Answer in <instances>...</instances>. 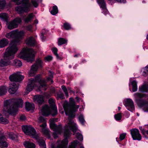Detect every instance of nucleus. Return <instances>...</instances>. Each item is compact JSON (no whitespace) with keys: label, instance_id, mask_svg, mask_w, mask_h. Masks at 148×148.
<instances>
[{"label":"nucleus","instance_id":"f257e3e1","mask_svg":"<svg viewBox=\"0 0 148 148\" xmlns=\"http://www.w3.org/2000/svg\"><path fill=\"white\" fill-rule=\"evenodd\" d=\"M77 129V127L76 123L69 119V122L64 128V138L62 141L60 140L57 142V146L56 148H66L68 144V138L71 134L70 130L75 132Z\"/></svg>","mask_w":148,"mask_h":148},{"label":"nucleus","instance_id":"f03ea898","mask_svg":"<svg viewBox=\"0 0 148 148\" xmlns=\"http://www.w3.org/2000/svg\"><path fill=\"white\" fill-rule=\"evenodd\" d=\"M23 105V101L21 99L16 98L11 100H6L4 101L3 113L5 112L14 115L18 111V107H21Z\"/></svg>","mask_w":148,"mask_h":148},{"label":"nucleus","instance_id":"7ed1b4c3","mask_svg":"<svg viewBox=\"0 0 148 148\" xmlns=\"http://www.w3.org/2000/svg\"><path fill=\"white\" fill-rule=\"evenodd\" d=\"M46 83L45 80H40V76L38 75L34 79L31 78L29 79L26 89V92L27 93H29L34 88H36L39 90H46L47 89Z\"/></svg>","mask_w":148,"mask_h":148},{"label":"nucleus","instance_id":"20e7f679","mask_svg":"<svg viewBox=\"0 0 148 148\" xmlns=\"http://www.w3.org/2000/svg\"><path fill=\"white\" fill-rule=\"evenodd\" d=\"M18 48L12 43H11L6 49L4 56L3 59L1 60L0 62L1 66H6L10 64L11 62L10 60L13 59L16 53Z\"/></svg>","mask_w":148,"mask_h":148},{"label":"nucleus","instance_id":"39448f33","mask_svg":"<svg viewBox=\"0 0 148 148\" xmlns=\"http://www.w3.org/2000/svg\"><path fill=\"white\" fill-rule=\"evenodd\" d=\"M25 34V33L24 31H21L19 32L18 29H16L8 33L5 36L7 38L12 40L9 45L12 43L18 48L16 46L17 43L21 41L24 36Z\"/></svg>","mask_w":148,"mask_h":148},{"label":"nucleus","instance_id":"423d86ee","mask_svg":"<svg viewBox=\"0 0 148 148\" xmlns=\"http://www.w3.org/2000/svg\"><path fill=\"white\" fill-rule=\"evenodd\" d=\"M17 5H19L21 3H22V6H17L15 8V10L19 14H21L24 12H27L30 10L31 5L29 2V0H22L21 1L20 0H12Z\"/></svg>","mask_w":148,"mask_h":148},{"label":"nucleus","instance_id":"0eeeda50","mask_svg":"<svg viewBox=\"0 0 148 148\" xmlns=\"http://www.w3.org/2000/svg\"><path fill=\"white\" fill-rule=\"evenodd\" d=\"M70 100L71 102L70 107L67 108L64 107V108L65 114L67 115H68L70 117H73L74 116L73 113L77 111L79 106L78 105H76L75 104L73 98H70Z\"/></svg>","mask_w":148,"mask_h":148},{"label":"nucleus","instance_id":"6e6552de","mask_svg":"<svg viewBox=\"0 0 148 148\" xmlns=\"http://www.w3.org/2000/svg\"><path fill=\"white\" fill-rule=\"evenodd\" d=\"M55 120L54 119H50L49 121V125L51 128L54 132L53 137L54 138H56L58 137L57 134H61L62 132V126L61 125H56L55 124Z\"/></svg>","mask_w":148,"mask_h":148},{"label":"nucleus","instance_id":"1a4fd4ad","mask_svg":"<svg viewBox=\"0 0 148 148\" xmlns=\"http://www.w3.org/2000/svg\"><path fill=\"white\" fill-rule=\"evenodd\" d=\"M43 63L42 60L40 59H37L34 64L31 67V69L29 72V75L30 76H33L36 73L38 69L42 67Z\"/></svg>","mask_w":148,"mask_h":148},{"label":"nucleus","instance_id":"9d476101","mask_svg":"<svg viewBox=\"0 0 148 148\" xmlns=\"http://www.w3.org/2000/svg\"><path fill=\"white\" fill-rule=\"evenodd\" d=\"M25 52L26 55L23 52H21L19 57L21 58H25L29 61L32 60L34 56L35 53V51L31 49H26Z\"/></svg>","mask_w":148,"mask_h":148},{"label":"nucleus","instance_id":"9b49d317","mask_svg":"<svg viewBox=\"0 0 148 148\" xmlns=\"http://www.w3.org/2000/svg\"><path fill=\"white\" fill-rule=\"evenodd\" d=\"M22 128L23 131L26 134L32 136L34 138L38 135L36 134L35 129L31 125L23 126Z\"/></svg>","mask_w":148,"mask_h":148},{"label":"nucleus","instance_id":"f8f14e48","mask_svg":"<svg viewBox=\"0 0 148 148\" xmlns=\"http://www.w3.org/2000/svg\"><path fill=\"white\" fill-rule=\"evenodd\" d=\"M38 121L39 123H42L41 125H39L42 132L47 136L49 137V131L48 129L46 128V121L44 117L42 116L39 117L38 119Z\"/></svg>","mask_w":148,"mask_h":148},{"label":"nucleus","instance_id":"ddd939ff","mask_svg":"<svg viewBox=\"0 0 148 148\" xmlns=\"http://www.w3.org/2000/svg\"><path fill=\"white\" fill-rule=\"evenodd\" d=\"M21 19L20 18H16L13 20L8 23L7 27L8 29H12L16 28L18 26V24L21 22Z\"/></svg>","mask_w":148,"mask_h":148},{"label":"nucleus","instance_id":"4468645a","mask_svg":"<svg viewBox=\"0 0 148 148\" xmlns=\"http://www.w3.org/2000/svg\"><path fill=\"white\" fill-rule=\"evenodd\" d=\"M19 72H16L10 75L9 77L10 80L12 82H18L22 81L24 77L20 74Z\"/></svg>","mask_w":148,"mask_h":148},{"label":"nucleus","instance_id":"2eb2a0df","mask_svg":"<svg viewBox=\"0 0 148 148\" xmlns=\"http://www.w3.org/2000/svg\"><path fill=\"white\" fill-rule=\"evenodd\" d=\"M130 133L134 140H140L141 139V136L139 133V130L138 129L134 128L131 130Z\"/></svg>","mask_w":148,"mask_h":148},{"label":"nucleus","instance_id":"dca6fc26","mask_svg":"<svg viewBox=\"0 0 148 148\" xmlns=\"http://www.w3.org/2000/svg\"><path fill=\"white\" fill-rule=\"evenodd\" d=\"M124 105L127 109L130 111L133 112L134 110V102L131 99H126Z\"/></svg>","mask_w":148,"mask_h":148},{"label":"nucleus","instance_id":"f3484780","mask_svg":"<svg viewBox=\"0 0 148 148\" xmlns=\"http://www.w3.org/2000/svg\"><path fill=\"white\" fill-rule=\"evenodd\" d=\"M48 102L51 108L52 109V115L53 116H55L57 114L58 111L55 105L54 100L50 98Z\"/></svg>","mask_w":148,"mask_h":148},{"label":"nucleus","instance_id":"a211bd4d","mask_svg":"<svg viewBox=\"0 0 148 148\" xmlns=\"http://www.w3.org/2000/svg\"><path fill=\"white\" fill-rule=\"evenodd\" d=\"M40 112L43 115L48 116L51 113L50 108L47 105H45L41 109Z\"/></svg>","mask_w":148,"mask_h":148},{"label":"nucleus","instance_id":"6ab92c4d","mask_svg":"<svg viewBox=\"0 0 148 148\" xmlns=\"http://www.w3.org/2000/svg\"><path fill=\"white\" fill-rule=\"evenodd\" d=\"M10 87V88L9 89L8 91L11 94H14L15 93L18 88V86L14 82L11 83Z\"/></svg>","mask_w":148,"mask_h":148},{"label":"nucleus","instance_id":"aec40b11","mask_svg":"<svg viewBox=\"0 0 148 148\" xmlns=\"http://www.w3.org/2000/svg\"><path fill=\"white\" fill-rule=\"evenodd\" d=\"M34 138L37 140L41 148H46V145L44 140L41 139L38 135Z\"/></svg>","mask_w":148,"mask_h":148},{"label":"nucleus","instance_id":"412c9836","mask_svg":"<svg viewBox=\"0 0 148 148\" xmlns=\"http://www.w3.org/2000/svg\"><path fill=\"white\" fill-rule=\"evenodd\" d=\"M34 100L35 103L40 105L44 102L43 97L41 95H36L34 97Z\"/></svg>","mask_w":148,"mask_h":148},{"label":"nucleus","instance_id":"4be33fe9","mask_svg":"<svg viewBox=\"0 0 148 148\" xmlns=\"http://www.w3.org/2000/svg\"><path fill=\"white\" fill-rule=\"evenodd\" d=\"M6 138L4 136H2L0 138V147L2 148L7 147L8 144L6 141Z\"/></svg>","mask_w":148,"mask_h":148},{"label":"nucleus","instance_id":"5701e85b","mask_svg":"<svg viewBox=\"0 0 148 148\" xmlns=\"http://www.w3.org/2000/svg\"><path fill=\"white\" fill-rule=\"evenodd\" d=\"M26 43L28 45L31 46H34L36 44L34 39L31 36L27 38L26 40Z\"/></svg>","mask_w":148,"mask_h":148},{"label":"nucleus","instance_id":"b1692460","mask_svg":"<svg viewBox=\"0 0 148 148\" xmlns=\"http://www.w3.org/2000/svg\"><path fill=\"white\" fill-rule=\"evenodd\" d=\"M23 144L24 146L26 148H35V144L29 141H25Z\"/></svg>","mask_w":148,"mask_h":148},{"label":"nucleus","instance_id":"393cba45","mask_svg":"<svg viewBox=\"0 0 148 148\" xmlns=\"http://www.w3.org/2000/svg\"><path fill=\"white\" fill-rule=\"evenodd\" d=\"M25 108L27 111L33 110L34 108V104L33 103H30L28 102H26Z\"/></svg>","mask_w":148,"mask_h":148},{"label":"nucleus","instance_id":"a878e982","mask_svg":"<svg viewBox=\"0 0 148 148\" xmlns=\"http://www.w3.org/2000/svg\"><path fill=\"white\" fill-rule=\"evenodd\" d=\"M9 43L8 40L6 39L3 38L0 40V48L7 46Z\"/></svg>","mask_w":148,"mask_h":148},{"label":"nucleus","instance_id":"bb28decb","mask_svg":"<svg viewBox=\"0 0 148 148\" xmlns=\"http://www.w3.org/2000/svg\"><path fill=\"white\" fill-rule=\"evenodd\" d=\"M12 62L13 63H11V64L17 67L21 66L22 64L21 61L18 60H14L12 61Z\"/></svg>","mask_w":148,"mask_h":148},{"label":"nucleus","instance_id":"cd10ccee","mask_svg":"<svg viewBox=\"0 0 148 148\" xmlns=\"http://www.w3.org/2000/svg\"><path fill=\"white\" fill-rule=\"evenodd\" d=\"M139 91L142 92H148V87L146 84H144L139 88Z\"/></svg>","mask_w":148,"mask_h":148},{"label":"nucleus","instance_id":"c85d7f7f","mask_svg":"<svg viewBox=\"0 0 148 148\" xmlns=\"http://www.w3.org/2000/svg\"><path fill=\"white\" fill-rule=\"evenodd\" d=\"M33 14L31 13L29 14L26 17L24 18L23 19L25 23H28L30 22L33 17Z\"/></svg>","mask_w":148,"mask_h":148},{"label":"nucleus","instance_id":"c756f323","mask_svg":"<svg viewBox=\"0 0 148 148\" xmlns=\"http://www.w3.org/2000/svg\"><path fill=\"white\" fill-rule=\"evenodd\" d=\"M81 143L78 141L75 140L71 143V145L69 146V148H75L78 145H80Z\"/></svg>","mask_w":148,"mask_h":148},{"label":"nucleus","instance_id":"7c9ffc66","mask_svg":"<svg viewBox=\"0 0 148 148\" xmlns=\"http://www.w3.org/2000/svg\"><path fill=\"white\" fill-rule=\"evenodd\" d=\"M67 40L63 38H59L58 41V45H61L67 43Z\"/></svg>","mask_w":148,"mask_h":148},{"label":"nucleus","instance_id":"2f4dec72","mask_svg":"<svg viewBox=\"0 0 148 148\" xmlns=\"http://www.w3.org/2000/svg\"><path fill=\"white\" fill-rule=\"evenodd\" d=\"M131 84L132 86V92L136 91L138 89L136 82L135 81H133L132 82Z\"/></svg>","mask_w":148,"mask_h":148},{"label":"nucleus","instance_id":"473e14b6","mask_svg":"<svg viewBox=\"0 0 148 148\" xmlns=\"http://www.w3.org/2000/svg\"><path fill=\"white\" fill-rule=\"evenodd\" d=\"M142 107L145 110V112H148V102L143 101L141 105Z\"/></svg>","mask_w":148,"mask_h":148},{"label":"nucleus","instance_id":"72a5a7b5","mask_svg":"<svg viewBox=\"0 0 148 148\" xmlns=\"http://www.w3.org/2000/svg\"><path fill=\"white\" fill-rule=\"evenodd\" d=\"M7 89L5 86L0 87V95H4L7 92Z\"/></svg>","mask_w":148,"mask_h":148},{"label":"nucleus","instance_id":"f704fd0d","mask_svg":"<svg viewBox=\"0 0 148 148\" xmlns=\"http://www.w3.org/2000/svg\"><path fill=\"white\" fill-rule=\"evenodd\" d=\"M135 98L136 99H138L139 98H141L145 96V94H141L139 93H136L134 94Z\"/></svg>","mask_w":148,"mask_h":148},{"label":"nucleus","instance_id":"c9c22d12","mask_svg":"<svg viewBox=\"0 0 148 148\" xmlns=\"http://www.w3.org/2000/svg\"><path fill=\"white\" fill-rule=\"evenodd\" d=\"M8 123V120L4 118L2 115L0 114V123L3 124H6Z\"/></svg>","mask_w":148,"mask_h":148},{"label":"nucleus","instance_id":"e433bc0d","mask_svg":"<svg viewBox=\"0 0 148 148\" xmlns=\"http://www.w3.org/2000/svg\"><path fill=\"white\" fill-rule=\"evenodd\" d=\"M9 138L12 140H16L17 139V135L13 133H10L9 134Z\"/></svg>","mask_w":148,"mask_h":148},{"label":"nucleus","instance_id":"4c0bfd02","mask_svg":"<svg viewBox=\"0 0 148 148\" xmlns=\"http://www.w3.org/2000/svg\"><path fill=\"white\" fill-rule=\"evenodd\" d=\"M58 10L57 6L54 5L53 6L52 10L51 12L52 14L54 15L58 13Z\"/></svg>","mask_w":148,"mask_h":148},{"label":"nucleus","instance_id":"58836bf2","mask_svg":"<svg viewBox=\"0 0 148 148\" xmlns=\"http://www.w3.org/2000/svg\"><path fill=\"white\" fill-rule=\"evenodd\" d=\"M8 18V15L6 13H1L0 14V19L2 20L6 21Z\"/></svg>","mask_w":148,"mask_h":148},{"label":"nucleus","instance_id":"ea45409f","mask_svg":"<svg viewBox=\"0 0 148 148\" xmlns=\"http://www.w3.org/2000/svg\"><path fill=\"white\" fill-rule=\"evenodd\" d=\"M41 1V0H32V3L35 7L36 8L38 5V3Z\"/></svg>","mask_w":148,"mask_h":148},{"label":"nucleus","instance_id":"a19ab883","mask_svg":"<svg viewBox=\"0 0 148 148\" xmlns=\"http://www.w3.org/2000/svg\"><path fill=\"white\" fill-rule=\"evenodd\" d=\"M49 77L47 78L48 81H51V82H53V80H52V78L53 77V73L52 71H49Z\"/></svg>","mask_w":148,"mask_h":148},{"label":"nucleus","instance_id":"79ce46f5","mask_svg":"<svg viewBox=\"0 0 148 148\" xmlns=\"http://www.w3.org/2000/svg\"><path fill=\"white\" fill-rule=\"evenodd\" d=\"M47 32V30L45 29H43L41 31V37L42 40H44L45 39V37L44 36V35H46Z\"/></svg>","mask_w":148,"mask_h":148},{"label":"nucleus","instance_id":"37998d69","mask_svg":"<svg viewBox=\"0 0 148 148\" xmlns=\"http://www.w3.org/2000/svg\"><path fill=\"white\" fill-rule=\"evenodd\" d=\"M6 2L5 0H0V9H3L5 6Z\"/></svg>","mask_w":148,"mask_h":148},{"label":"nucleus","instance_id":"c03bdc74","mask_svg":"<svg viewBox=\"0 0 148 148\" xmlns=\"http://www.w3.org/2000/svg\"><path fill=\"white\" fill-rule=\"evenodd\" d=\"M52 51L54 55L56 56L57 58V59H60V57L57 53L58 49L57 48L55 47H54L52 49Z\"/></svg>","mask_w":148,"mask_h":148},{"label":"nucleus","instance_id":"a18cd8bd","mask_svg":"<svg viewBox=\"0 0 148 148\" xmlns=\"http://www.w3.org/2000/svg\"><path fill=\"white\" fill-rule=\"evenodd\" d=\"M114 117L116 121H119L122 118V115L121 113H119L114 115Z\"/></svg>","mask_w":148,"mask_h":148},{"label":"nucleus","instance_id":"49530a36","mask_svg":"<svg viewBox=\"0 0 148 148\" xmlns=\"http://www.w3.org/2000/svg\"><path fill=\"white\" fill-rule=\"evenodd\" d=\"M61 88L63 91L64 92L66 96L68 97L69 96V94L67 90L66 87L64 85L62 86Z\"/></svg>","mask_w":148,"mask_h":148},{"label":"nucleus","instance_id":"de8ad7c7","mask_svg":"<svg viewBox=\"0 0 148 148\" xmlns=\"http://www.w3.org/2000/svg\"><path fill=\"white\" fill-rule=\"evenodd\" d=\"M79 122L82 125H84L85 121L84 120V116L82 115H80L79 117Z\"/></svg>","mask_w":148,"mask_h":148},{"label":"nucleus","instance_id":"09e8293b","mask_svg":"<svg viewBox=\"0 0 148 148\" xmlns=\"http://www.w3.org/2000/svg\"><path fill=\"white\" fill-rule=\"evenodd\" d=\"M64 28L66 30H69L71 29V25L68 23H66L63 25Z\"/></svg>","mask_w":148,"mask_h":148},{"label":"nucleus","instance_id":"8fccbe9b","mask_svg":"<svg viewBox=\"0 0 148 148\" xmlns=\"http://www.w3.org/2000/svg\"><path fill=\"white\" fill-rule=\"evenodd\" d=\"M76 137L80 140L82 141L83 140L82 135L79 133H77L76 135Z\"/></svg>","mask_w":148,"mask_h":148},{"label":"nucleus","instance_id":"3c124183","mask_svg":"<svg viewBox=\"0 0 148 148\" xmlns=\"http://www.w3.org/2000/svg\"><path fill=\"white\" fill-rule=\"evenodd\" d=\"M57 96L58 99H63L64 98V95L63 94L62 92L59 93L57 94Z\"/></svg>","mask_w":148,"mask_h":148},{"label":"nucleus","instance_id":"603ef678","mask_svg":"<svg viewBox=\"0 0 148 148\" xmlns=\"http://www.w3.org/2000/svg\"><path fill=\"white\" fill-rule=\"evenodd\" d=\"M126 135V134L125 133H123L120 134V137H119L120 140H123L125 138Z\"/></svg>","mask_w":148,"mask_h":148},{"label":"nucleus","instance_id":"864d4df0","mask_svg":"<svg viewBox=\"0 0 148 148\" xmlns=\"http://www.w3.org/2000/svg\"><path fill=\"white\" fill-rule=\"evenodd\" d=\"M45 59L47 61H50L52 59V57L51 56H49L46 57Z\"/></svg>","mask_w":148,"mask_h":148},{"label":"nucleus","instance_id":"5fc2aeb1","mask_svg":"<svg viewBox=\"0 0 148 148\" xmlns=\"http://www.w3.org/2000/svg\"><path fill=\"white\" fill-rule=\"evenodd\" d=\"M26 119L25 116L23 115H21L20 116V119L21 121H24Z\"/></svg>","mask_w":148,"mask_h":148},{"label":"nucleus","instance_id":"6e6d98bb","mask_svg":"<svg viewBox=\"0 0 148 148\" xmlns=\"http://www.w3.org/2000/svg\"><path fill=\"white\" fill-rule=\"evenodd\" d=\"M32 29V26L31 25H29L27 26L26 27V29L29 31H30Z\"/></svg>","mask_w":148,"mask_h":148},{"label":"nucleus","instance_id":"4d7b16f0","mask_svg":"<svg viewBox=\"0 0 148 148\" xmlns=\"http://www.w3.org/2000/svg\"><path fill=\"white\" fill-rule=\"evenodd\" d=\"M117 1L121 3H125L126 2V0H116Z\"/></svg>","mask_w":148,"mask_h":148},{"label":"nucleus","instance_id":"13d9d810","mask_svg":"<svg viewBox=\"0 0 148 148\" xmlns=\"http://www.w3.org/2000/svg\"><path fill=\"white\" fill-rule=\"evenodd\" d=\"M140 130L143 134H144L145 133V132L146 133V131H145L144 129L142 128L140 129Z\"/></svg>","mask_w":148,"mask_h":148},{"label":"nucleus","instance_id":"bf43d9fd","mask_svg":"<svg viewBox=\"0 0 148 148\" xmlns=\"http://www.w3.org/2000/svg\"><path fill=\"white\" fill-rule=\"evenodd\" d=\"M145 70L148 73V65L145 67Z\"/></svg>","mask_w":148,"mask_h":148},{"label":"nucleus","instance_id":"052dcab7","mask_svg":"<svg viewBox=\"0 0 148 148\" xmlns=\"http://www.w3.org/2000/svg\"><path fill=\"white\" fill-rule=\"evenodd\" d=\"M75 99H76V100H77V102H79V101L80 100V98L79 97H75Z\"/></svg>","mask_w":148,"mask_h":148},{"label":"nucleus","instance_id":"680f3d73","mask_svg":"<svg viewBox=\"0 0 148 148\" xmlns=\"http://www.w3.org/2000/svg\"><path fill=\"white\" fill-rule=\"evenodd\" d=\"M71 88H69V87H68V89L69 90H70V92H73V91H71Z\"/></svg>","mask_w":148,"mask_h":148},{"label":"nucleus","instance_id":"e2e57ef3","mask_svg":"<svg viewBox=\"0 0 148 148\" xmlns=\"http://www.w3.org/2000/svg\"><path fill=\"white\" fill-rule=\"evenodd\" d=\"M34 23H35L37 24L38 23V21L37 20H36L34 21Z\"/></svg>","mask_w":148,"mask_h":148},{"label":"nucleus","instance_id":"0e129e2a","mask_svg":"<svg viewBox=\"0 0 148 148\" xmlns=\"http://www.w3.org/2000/svg\"><path fill=\"white\" fill-rule=\"evenodd\" d=\"M79 54L75 55L74 56V57H76L78 56Z\"/></svg>","mask_w":148,"mask_h":148},{"label":"nucleus","instance_id":"69168bd1","mask_svg":"<svg viewBox=\"0 0 148 148\" xmlns=\"http://www.w3.org/2000/svg\"><path fill=\"white\" fill-rule=\"evenodd\" d=\"M118 109L119 110H121V108L120 106H119L118 107Z\"/></svg>","mask_w":148,"mask_h":148},{"label":"nucleus","instance_id":"338daca9","mask_svg":"<svg viewBox=\"0 0 148 148\" xmlns=\"http://www.w3.org/2000/svg\"><path fill=\"white\" fill-rule=\"evenodd\" d=\"M146 133L148 135V130L146 131Z\"/></svg>","mask_w":148,"mask_h":148},{"label":"nucleus","instance_id":"774afa93","mask_svg":"<svg viewBox=\"0 0 148 148\" xmlns=\"http://www.w3.org/2000/svg\"><path fill=\"white\" fill-rule=\"evenodd\" d=\"M146 38L148 40V34L147 35V37H146Z\"/></svg>","mask_w":148,"mask_h":148}]
</instances>
